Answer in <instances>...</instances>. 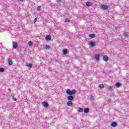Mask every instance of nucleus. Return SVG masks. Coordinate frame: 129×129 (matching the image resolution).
Here are the masks:
<instances>
[{
    "mask_svg": "<svg viewBox=\"0 0 129 129\" xmlns=\"http://www.w3.org/2000/svg\"><path fill=\"white\" fill-rule=\"evenodd\" d=\"M115 86L117 88H118V87L121 86V84H120V83H116Z\"/></svg>",
    "mask_w": 129,
    "mask_h": 129,
    "instance_id": "nucleus-11",
    "label": "nucleus"
},
{
    "mask_svg": "<svg viewBox=\"0 0 129 129\" xmlns=\"http://www.w3.org/2000/svg\"><path fill=\"white\" fill-rule=\"evenodd\" d=\"M64 22L66 23H68V22H70V19H66Z\"/></svg>",
    "mask_w": 129,
    "mask_h": 129,
    "instance_id": "nucleus-24",
    "label": "nucleus"
},
{
    "mask_svg": "<svg viewBox=\"0 0 129 129\" xmlns=\"http://www.w3.org/2000/svg\"><path fill=\"white\" fill-rule=\"evenodd\" d=\"M124 37H127V33L126 32L124 33Z\"/></svg>",
    "mask_w": 129,
    "mask_h": 129,
    "instance_id": "nucleus-27",
    "label": "nucleus"
},
{
    "mask_svg": "<svg viewBox=\"0 0 129 129\" xmlns=\"http://www.w3.org/2000/svg\"><path fill=\"white\" fill-rule=\"evenodd\" d=\"M84 112L85 113H88V112H89V108H85L84 109Z\"/></svg>",
    "mask_w": 129,
    "mask_h": 129,
    "instance_id": "nucleus-8",
    "label": "nucleus"
},
{
    "mask_svg": "<svg viewBox=\"0 0 129 129\" xmlns=\"http://www.w3.org/2000/svg\"><path fill=\"white\" fill-rule=\"evenodd\" d=\"M103 59L105 62H107V61H108V57H107V55H104Z\"/></svg>",
    "mask_w": 129,
    "mask_h": 129,
    "instance_id": "nucleus-5",
    "label": "nucleus"
},
{
    "mask_svg": "<svg viewBox=\"0 0 129 129\" xmlns=\"http://www.w3.org/2000/svg\"><path fill=\"white\" fill-rule=\"evenodd\" d=\"M41 9H42V6H38V7H37V10H38V11H40V10H41Z\"/></svg>",
    "mask_w": 129,
    "mask_h": 129,
    "instance_id": "nucleus-25",
    "label": "nucleus"
},
{
    "mask_svg": "<svg viewBox=\"0 0 129 129\" xmlns=\"http://www.w3.org/2000/svg\"><path fill=\"white\" fill-rule=\"evenodd\" d=\"M108 90H110V91H112V87L111 86H109L108 88Z\"/></svg>",
    "mask_w": 129,
    "mask_h": 129,
    "instance_id": "nucleus-23",
    "label": "nucleus"
},
{
    "mask_svg": "<svg viewBox=\"0 0 129 129\" xmlns=\"http://www.w3.org/2000/svg\"><path fill=\"white\" fill-rule=\"evenodd\" d=\"M111 125L113 127H115V126H117V123H116V122H112L111 123Z\"/></svg>",
    "mask_w": 129,
    "mask_h": 129,
    "instance_id": "nucleus-6",
    "label": "nucleus"
},
{
    "mask_svg": "<svg viewBox=\"0 0 129 129\" xmlns=\"http://www.w3.org/2000/svg\"><path fill=\"white\" fill-rule=\"evenodd\" d=\"M99 58H100L99 54H97L95 56V58L96 60H97V61H99Z\"/></svg>",
    "mask_w": 129,
    "mask_h": 129,
    "instance_id": "nucleus-14",
    "label": "nucleus"
},
{
    "mask_svg": "<svg viewBox=\"0 0 129 129\" xmlns=\"http://www.w3.org/2000/svg\"><path fill=\"white\" fill-rule=\"evenodd\" d=\"M43 105L44 107H48V106H49L48 103H47L46 102H44L43 103Z\"/></svg>",
    "mask_w": 129,
    "mask_h": 129,
    "instance_id": "nucleus-12",
    "label": "nucleus"
},
{
    "mask_svg": "<svg viewBox=\"0 0 129 129\" xmlns=\"http://www.w3.org/2000/svg\"><path fill=\"white\" fill-rule=\"evenodd\" d=\"M72 104H73V103H72V101H69L67 102V106H72Z\"/></svg>",
    "mask_w": 129,
    "mask_h": 129,
    "instance_id": "nucleus-10",
    "label": "nucleus"
},
{
    "mask_svg": "<svg viewBox=\"0 0 129 129\" xmlns=\"http://www.w3.org/2000/svg\"><path fill=\"white\" fill-rule=\"evenodd\" d=\"M44 49H45L46 50H49L50 49V45H45L44 46Z\"/></svg>",
    "mask_w": 129,
    "mask_h": 129,
    "instance_id": "nucleus-16",
    "label": "nucleus"
},
{
    "mask_svg": "<svg viewBox=\"0 0 129 129\" xmlns=\"http://www.w3.org/2000/svg\"><path fill=\"white\" fill-rule=\"evenodd\" d=\"M57 3H61L62 2L61 0H57Z\"/></svg>",
    "mask_w": 129,
    "mask_h": 129,
    "instance_id": "nucleus-29",
    "label": "nucleus"
},
{
    "mask_svg": "<svg viewBox=\"0 0 129 129\" xmlns=\"http://www.w3.org/2000/svg\"><path fill=\"white\" fill-rule=\"evenodd\" d=\"M86 5H87V7H91L92 6V3L88 2L86 3Z\"/></svg>",
    "mask_w": 129,
    "mask_h": 129,
    "instance_id": "nucleus-13",
    "label": "nucleus"
},
{
    "mask_svg": "<svg viewBox=\"0 0 129 129\" xmlns=\"http://www.w3.org/2000/svg\"><path fill=\"white\" fill-rule=\"evenodd\" d=\"M101 10H103V11H106L108 8V7L105 5L101 4Z\"/></svg>",
    "mask_w": 129,
    "mask_h": 129,
    "instance_id": "nucleus-2",
    "label": "nucleus"
},
{
    "mask_svg": "<svg viewBox=\"0 0 129 129\" xmlns=\"http://www.w3.org/2000/svg\"><path fill=\"white\" fill-rule=\"evenodd\" d=\"M5 71V69L4 68H0V72H4Z\"/></svg>",
    "mask_w": 129,
    "mask_h": 129,
    "instance_id": "nucleus-21",
    "label": "nucleus"
},
{
    "mask_svg": "<svg viewBox=\"0 0 129 129\" xmlns=\"http://www.w3.org/2000/svg\"><path fill=\"white\" fill-rule=\"evenodd\" d=\"M78 111L79 112H83V108H79Z\"/></svg>",
    "mask_w": 129,
    "mask_h": 129,
    "instance_id": "nucleus-18",
    "label": "nucleus"
},
{
    "mask_svg": "<svg viewBox=\"0 0 129 129\" xmlns=\"http://www.w3.org/2000/svg\"><path fill=\"white\" fill-rule=\"evenodd\" d=\"M28 45L31 46H33V42L32 41H29L28 42Z\"/></svg>",
    "mask_w": 129,
    "mask_h": 129,
    "instance_id": "nucleus-20",
    "label": "nucleus"
},
{
    "mask_svg": "<svg viewBox=\"0 0 129 129\" xmlns=\"http://www.w3.org/2000/svg\"><path fill=\"white\" fill-rule=\"evenodd\" d=\"M20 2H24V0H20Z\"/></svg>",
    "mask_w": 129,
    "mask_h": 129,
    "instance_id": "nucleus-30",
    "label": "nucleus"
},
{
    "mask_svg": "<svg viewBox=\"0 0 129 129\" xmlns=\"http://www.w3.org/2000/svg\"><path fill=\"white\" fill-rule=\"evenodd\" d=\"M13 47L14 49H17V48H18V46L19 45V44H18V42H16V41H14L13 42Z\"/></svg>",
    "mask_w": 129,
    "mask_h": 129,
    "instance_id": "nucleus-3",
    "label": "nucleus"
},
{
    "mask_svg": "<svg viewBox=\"0 0 129 129\" xmlns=\"http://www.w3.org/2000/svg\"><path fill=\"white\" fill-rule=\"evenodd\" d=\"M45 40L46 41H50L51 40V36L50 35H47L45 37Z\"/></svg>",
    "mask_w": 129,
    "mask_h": 129,
    "instance_id": "nucleus-9",
    "label": "nucleus"
},
{
    "mask_svg": "<svg viewBox=\"0 0 129 129\" xmlns=\"http://www.w3.org/2000/svg\"><path fill=\"white\" fill-rule=\"evenodd\" d=\"M8 63L9 65H13V60L11 58L8 59Z\"/></svg>",
    "mask_w": 129,
    "mask_h": 129,
    "instance_id": "nucleus-15",
    "label": "nucleus"
},
{
    "mask_svg": "<svg viewBox=\"0 0 129 129\" xmlns=\"http://www.w3.org/2000/svg\"><path fill=\"white\" fill-rule=\"evenodd\" d=\"M99 86L100 88H104V85H103V84L99 85Z\"/></svg>",
    "mask_w": 129,
    "mask_h": 129,
    "instance_id": "nucleus-19",
    "label": "nucleus"
},
{
    "mask_svg": "<svg viewBox=\"0 0 129 129\" xmlns=\"http://www.w3.org/2000/svg\"><path fill=\"white\" fill-rule=\"evenodd\" d=\"M90 45L91 47H93L95 46V45H96V42H93L91 41L90 43Z\"/></svg>",
    "mask_w": 129,
    "mask_h": 129,
    "instance_id": "nucleus-7",
    "label": "nucleus"
},
{
    "mask_svg": "<svg viewBox=\"0 0 129 129\" xmlns=\"http://www.w3.org/2000/svg\"><path fill=\"white\" fill-rule=\"evenodd\" d=\"M13 99L15 101H17V98H15V97H13Z\"/></svg>",
    "mask_w": 129,
    "mask_h": 129,
    "instance_id": "nucleus-28",
    "label": "nucleus"
},
{
    "mask_svg": "<svg viewBox=\"0 0 129 129\" xmlns=\"http://www.w3.org/2000/svg\"><path fill=\"white\" fill-rule=\"evenodd\" d=\"M90 38H95L96 35L94 34H91L89 35Z\"/></svg>",
    "mask_w": 129,
    "mask_h": 129,
    "instance_id": "nucleus-17",
    "label": "nucleus"
},
{
    "mask_svg": "<svg viewBox=\"0 0 129 129\" xmlns=\"http://www.w3.org/2000/svg\"><path fill=\"white\" fill-rule=\"evenodd\" d=\"M66 92L67 94L70 95L68 97V100H69V101H72L73 100H74V97H73L72 95H74V94L76 93V90L74 89L71 91L70 89H68Z\"/></svg>",
    "mask_w": 129,
    "mask_h": 129,
    "instance_id": "nucleus-1",
    "label": "nucleus"
},
{
    "mask_svg": "<svg viewBox=\"0 0 129 129\" xmlns=\"http://www.w3.org/2000/svg\"><path fill=\"white\" fill-rule=\"evenodd\" d=\"M37 21H38V18H35L33 22H34V23H36L37 22Z\"/></svg>",
    "mask_w": 129,
    "mask_h": 129,
    "instance_id": "nucleus-26",
    "label": "nucleus"
},
{
    "mask_svg": "<svg viewBox=\"0 0 129 129\" xmlns=\"http://www.w3.org/2000/svg\"><path fill=\"white\" fill-rule=\"evenodd\" d=\"M32 63H29L28 65H27V67H28V68H32Z\"/></svg>",
    "mask_w": 129,
    "mask_h": 129,
    "instance_id": "nucleus-22",
    "label": "nucleus"
},
{
    "mask_svg": "<svg viewBox=\"0 0 129 129\" xmlns=\"http://www.w3.org/2000/svg\"><path fill=\"white\" fill-rule=\"evenodd\" d=\"M62 54L63 55H67V54H68V50H67V49H63L62 50Z\"/></svg>",
    "mask_w": 129,
    "mask_h": 129,
    "instance_id": "nucleus-4",
    "label": "nucleus"
}]
</instances>
